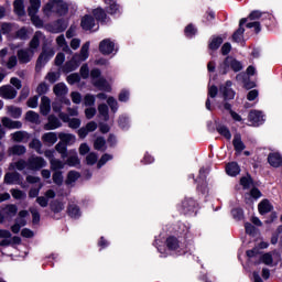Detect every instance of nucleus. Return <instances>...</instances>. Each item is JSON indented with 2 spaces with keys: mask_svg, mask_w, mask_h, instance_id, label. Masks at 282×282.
<instances>
[{
  "mask_svg": "<svg viewBox=\"0 0 282 282\" xmlns=\"http://www.w3.org/2000/svg\"><path fill=\"white\" fill-rule=\"evenodd\" d=\"M30 149H34V151H36V153H39L40 155L43 154V143H41V140L39 139H33L30 144H29Z\"/></svg>",
  "mask_w": 282,
  "mask_h": 282,
  "instance_id": "nucleus-46",
  "label": "nucleus"
},
{
  "mask_svg": "<svg viewBox=\"0 0 282 282\" xmlns=\"http://www.w3.org/2000/svg\"><path fill=\"white\" fill-rule=\"evenodd\" d=\"M258 208L260 215H265V213H270V210H272V205H270L268 199H264L259 204Z\"/></svg>",
  "mask_w": 282,
  "mask_h": 282,
  "instance_id": "nucleus-44",
  "label": "nucleus"
},
{
  "mask_svg": "<svg viewBox=\"0 0 282 282\" xmlns=\"http://www.w3.org/2000/svg\"><path fill=\"white\" fill-rule=\"evenodd\" d=\"M68 10L67 3L61 0H54L44 7V12H56L59 17L67 14Z\"/></svg>",
  "mask_w": 282,
  "mask_h": 282,
  "instance_id": "nucleus-5",
  "label": "nucleus"
},
{
  "mask_svg": "<svg viewBox=\"0 0 282 282\" xmlns=\"http://www.w3.org/2000/svg\"><path fill=\"white\" fill-rule=\"evenodd\" d=\"M0 31L3 34H10L12 32V23H8V22H2L0 24Z\"/></svg>",
  "mask_w": 282,
  "mask_h": 282,
  "instance_id": "nucleus-60",
  "label": "nucleus"
},
{
  "mask_svg": "<svg viewBox=\"0 0 282 282\" xmlns=\"http://www.w3.org/2000/svg\"><path fill=\"white\" fill-rule=\"evenodd\" d=\"M68 215L73 219H78V217H80V208L78 205L70 204V206H68Z\"/></svg>",
  "mask_w": 282,
  "mask_h": 282,
  "instance_id": "nucleus-45",
  "label": "nucleus"
},
{
  "mask_svg": "<svg viewBox=\"0 0 282 282\" xmlns=\"http://www.w3.org/2000/svg\"><path fill=\"white\" fill-rule=\"evenodd\" d=\"M224 43V39L221 37H214L212 42L209 43L210 50H219V46Z\"/></svg>",
  "mask_w": 282,
  "mask_h": 282,
  "instance_id": "nucleus-54",
  "label": "nucleus"
},
{
  "mask_svg": "<svg viewBox=\"0 0 282 282\" xmlns=\"http://www.w3.org/2000/svg\"><path fill=\"white\" fill-rule=\"evenodd\" d=\"M13 8L18 17H23V14H25V6L23 4V0H15L13 2Z\"/></svg>",
  "mask_w": 282,
  "mask_h": 282,
  "instance_id": "nucleus-39",
  "label": "nucleus"
},
{
  "mask_svg": "<svg viewBox=\"0 0 282 282\" xmlns=\"http://www.w3.org/2000/svg\"><path fill=\"white\" fill-rule=\"evenodd\" d=\"M232 68L234 72H241L243 69V66L241 65V62L232 58V57H226L223 64H220V74H228V69Z\"/></svg>",
  "mask_w": 282,
  "mask_h": 282,
  "instance_id": "nucleus-6",
  "label": "nucleus"
},
{
  "mask_svg": "<svg viewBox=\"0 0 282 282\" xmlns=\"http://www.w3.org/2000/svg\"><path fill=\"white\" fill-rule=\"evenodd\" d=\"M69 129H78L80 127V119L78 118H72L68 121Z\"/></svg>",
  "mask_w": 282,
  "mask_h": 282,
  "instance_id": "nucleus-64",
  "label": "nucleus"
},
{
  "mask_svg": "<svg viewBox=\"0 0 282 282\" xmlns=\"http://www.w3.org/2000/svg\"><path fill=\"white\" fill-rule=\"evenodd\" d=\"M30 7L28 9L29 15L31 20L34 21L36 18V12H39L41 8V0H30Z\"/></svg>",
  "mask_w": 282,
  "mask_h": 282,
  "instance_id": "nucleus-21",
  "label": "nucleus"
},
{
  "mask_svg": "<svg viewBox=\"0 0 282 282\" xmlns=\"http://www.w3.org/2000/svg\"><path fill=\"white\" fill-rule=\"evenodd\" d=\"M21 180V174L18 172H9L4 175V184H17Z\"/></svg>",
  "mask_w": 282,
  "mask_h": 282,
  "instance_id": "nucleus-28",
  "label": "nucleus"
},
{
  "mask_svg": "<svg viewBox=\"0 0 282 282\" xmlns=\"http://www.w3.org/2000/svg\"><path fill=\"white\" fill-rule=\"evenodd\" d=\"M54 57V50L48 48L44 50L41 55L39 56L35 65V72H41L45 65H47V62L50 58Z\"/></svg>",
  "mask_w": 282,
  "mask_h": 282,
  "instance_id": "nucleus-8",
  "label": "nucleus"
},
{
  "mask_svg": "<svg viewBox=\"0 0 282 282\" xmlns=\"http://www.w3.org/2000/svg\"><path fill=\"white\" fill-rule=\"evenodd\" d=\"M217 131H218V133H220V135H224V138H226V140H230V138H232L230 130L225 126H219L217 128Z\"/></svg>",
  "mask_w": 282,
  "mask_h": 282,
  "instance_id": "nucleus-51",
  "label": "nucleus"
},
{
  "mask_svg": "<svg viewBox=\"0 0 282 282\" xmlns=\"http://www.w3.org/2000/svg\"><path fill=\"white\" fill-rule=\"evenodd\" d=\"M30 213L33 218V224H39L41 221V214L39 213V209L36 207H30Z\"/></svg>",
  "mask_w": 282,
  "mask_h": 282,
  "instance_id": "nucleus-53",
  "label": "nucleus"
},
{
  "mask_svg": "<svg viewBox=\"0 0 282 282\" xmlns=\"http://www.w3.org/2000/svg\"><path fill=\"white\" fill-rule=\"evenodd\" d=\"M219 94H221L224 100L235 99V90H232V82L227 80L224 85H220Z\"/></svg>",
  "mask_w": 282,
  "mask_h": 282,
  "instance_id": "nucleus-12",
  "label": "nucleus"
},
{
  "mask_svg": "<svg viewBox=\"0 0 282 282\" xmlns=\"http://www.w3.org/2000/svg\"><path fill=\"white\" fill-rule=\"evenodd\" d=\"M245 23H248L247 18L240 20L238 30L232 34V41H235V43H241V41H243V32H246V29H243Z\"/></svg>",
  "mask_w": 282,
  "mask_h": 282,
  "instance_id": "nucleus-17",
  "label": "nucleus"
},
{
  "mask_svg": "<svg viewBox=\"0 0 282 282\" xmlns=\"http://www.w3.org/2000/svg\"><path fill=\"white\" fill-rule=\"evenodd\" d=\"M226 171L231 177H236L241 172V169H239V164L231 162L227 164Z\"/></svg>",
  "mask_w": 282,
  "mask_h": 282,
  "instance_id": "nucleus-32",
  "label": "nucleus"
},
{
  "mask_svg": "<svg viewBox=\"0 0 282 282\" xmlns=\"http://www.w3.org/2000/svg\"><path fill=\"white\" fill-rule=\"evenodd\" d=\"M13 142H28L30 140V133L25 131H17L11 134Z\"/></svg>",
  "mask_w": 282,
  "mask_h": 282,
  "instance_id": "nucleus-24",
  "label": "nucleus"
},
{
  "mask_svg": "<svg viewBox=\"0 0 282 282\" xmlns=\"http://www.w3.org/2000/svg\"><path fill=\"white\" fill-rule=\"evenodd\" d=\"M25 118L28 120V122H32L33 124H39L40 119H39V113H36L35 111H28L25 115Z\"/></svg>",
  "mask_w": 282,
  "mask_h": 282,
  "instance_id": "nucleus-48",
  "label": "nucleus"
},
{
  "mask_svg": "<svg viewBox=\"0 0 282 282\" xmlns=\"http://www.w3.org/2000/svg\"><path fill=\"white\" fill-rule=\"evenodd\" d=\"M66 164L68 166H78L80 164V160L78 159V153L75 150L68 152Z\"/></svg>",
  "mask_w": 282,
  "mask_h": 282,
  "instance_id": "nucleus-27",
  "label": "nucleus"
},
{
  "mask_svg": "<svg viewBox=\"0 0 282 282\" xmlns=\"http://www.w3.org/2000/svg\"><path fill=\"white\" fill-rule=\"evenodd\" d=\"M248 120L251 122L252 127H261L265 122V118L261 110H251L248 115Z\"/></svg>",
  "mask_w": 282,
  "mask_h": 282,
  "instance_id": "nucleus-10",
  "label": "nucleus"
},
{
  "mask_svg": "<svg viewBox=\"0 0 282 282\" xmlns=\"http://www.w3.org/2000/svg\"><path fill=\"white\" fill-rule=\"evenodd\" d=\"M17 56H18L19 63H21L22 65H25L30 63L32 58H34V51H30L29 48H21L18 51Z\"/></svg>",
  "mask_w": 282,
  "mask_h": 282,
  "instance_id": "nucleus-14",
  "label": "nucleus"
},
{
  "mask_svg": "<svg viewBox=\"0 0 282 282\" xmlns=\"http://www.w3.org/2000/svg\"><path fill=\"white\" fill-rule=\"evenodd\" d=\"M89 42H86L83 44L79 54H75L72 58V61L67 62L63 69L66 72V74H69V72H74L75 69H78V66L80 63H85L87 58H89Z\"/></svg>",
  "mask_w": 282,
  "mask_h": 282,
  "instance_id": "nucleus-1",
  "label": "nucleus"
},
{
  "mask_svg": "<svg viewBox=\"0 0 282 282\" xmlns=\"http://www.w3.org/2000/svg\"><path fill=\"white\" fill-rule=\"evenodd\" d=\"M84 105L86 107H94V105H96V97H94V95H86L84 98Z\"/></svg>",
  "mask_w": 282,
  "mask_h": 282,
  "instance_id": "nucleus-58",
  "label": "nucleus"
},
{
  "mask_svg": "<svg viewBox=\"0 0 282 282\" xmlns=\"http://www.w3.org/2000/svg\"><path fill=\"white\" fill-rule=\"evenodd\" d=\"M108 107H110L112 113H116L118 111V100L113 97H108L107 99Z\"/></svg>",
  "mask_w": 282,
  "mask_h": 282,
  "instance_id": "nucleus-52",
  "label": "nucleus"
},
{
  "mask_svg": "<svg viewBox=\"0 0 282 282\" xmlns=\"http://www.w3.org/2000/svg\"><path fill=\"white\" fill-rule=\"evenodd\" d=\"M51 169L53 171H61V169H65V163L57 159H52Z\"/></svg>",
  "mask_w": 282,
  "mask_h": 282,
  "instance_id": "nucleus-50",
  "label": "nucleus"
},
{
  "mask_svg": "<svg viewBox=\"0 0 282 282\" xmlns=\"http://www.w3.org/2000/svg\"><path fill=\"white\" fill-rule=\"evenodd\" d=\"M43 142H46V144H56L58 142V137L56 135V132H46L42 135Z\"/></svg>",
  "mask_w": 282,
  "mask_h": 282,
  "instance_id": "nucleus-33",
  "label": "nucleus"
},
{
  "mask_svg": "<svg viewBox=\"0 0 282 282\" xmlns=\"http://www.w3.org/2000/svg\"><path fill=\"white\" fill-rule=\"evenodd\" d=\"M0 246L6 247V246H19L21 243V238L14 236L12 238V234H10L9 230H1L0 229Z\"/></svg>",
  "mask_w": 282,
  "mask_h": 282,
  "instance_id": "nucleus-7",
  "label": "nucleus"
},
{
  "mask_svg": "<svg viewBox=\"0 0 282 282\" xmlns=\"http://www.w3.org/2000/svg\"><path fill=\"white\" fill-rule=\"evenodd\" d=\"M58 138H59L61 142L66 144V147H67V144H74V142H76V135H74V134L61 132L58 134Z\"/></svg>",
  "mask_w": 282,
  "mask_h": 282,
  "instance_id": "nucleus-31",
  "label": "nucleus"
},
{
  "mask_svg": "<svg viewBox=\"0 0 282 282\" xmlns=\"http://www.w3.org/2000/svg\"><path fill=\"white\" fill-rule=\"evenodd\" d=\"M48 90H50V86H47V84L45 83H41L36 88V93L39 94V96H43V94H47Z\"/></svg>",
  "mask_w": 282,
  "mask_h": 282,
  "instance_id": "nucleus-63",
  "label": "nucleus"
},
{
  "mask_svg": "<svg viewBox=\"0 0 282 282\" xmlns=\"http://www.w3.org/2000/svg\"><path fill=\"white\" fill-rule=\"evenodd\" d=\"M107 141H105V138L98 137L94 142V149L96 151H106L107 150Z\"/></svg>",
  "mask_w": 282,
  "mask_h": 282,
  "instance_id": "nucleus-41",
  "label": "nucleus"
},
{
  "mask_svg": "<svg viewBox=\"0 0 282 282\" xmlns=\"http://www.w3.org/2000/svg\"><path fill=\"white\" fill-rule=\"evenodd\" d=\"M268 162L271 164L274 169H279V166L282 165V158L279 153H271L268 156Z\"/></svg>",
  "mask_w": 282,
  "mask_h": 282,
  "instance_id": "nucleus-26",
  "label": "nucleus"
},
{
  "mask_svg": "<svg viewBox=\"0 0 282 282\" xmlns=\"http://www.w3.org/2000/svg\"><path fill=\"white\" fill-rule=\"evenodd\" d=\"M55 151H57V153L61 154L63 160H65V158H67V155H68L67 145L65 143H63L62 141L55 145Z\"/></svg>",
  "mask_w": 282,
  "mask_h": 282,
  "instance_id": "nucleus-47",
  "label": "nucleus"
},
{
  "mask_svg": "<svg viewBox=\"0 0 282 282\" xmlns=\"http://www.w3.org/2000/svg\"><path fill=\"white\" fill-rule=\"evenodd\" d=\"M44 166H47V162L41 156H31L28 160V169H30V171H41Z\"/></svg>",
  "mask_w": 282,
  "mask_h": 282,
  "instance_id": "nucleus-11",
  "label": "nucleus"
},
{
  "mask_svg": "<svg viewBox=\"0 0 282 282\" xmlns=\"http://www.w3.org/2000/svg\"><path fill=\"white\" fill-rule=\"evenodd\" d=\"M26 151L28 150L25 149L24 145H13V147L9 148L8 154L9 155H25Z\"/></svg>",
  "mask_w": 282,
  "mask_h": 282,
  "instance_id": "nucleus-35",
  "label": "nucleus"
},
{
  "mask_svg": "<svg viewBox=\"0 0 282 282\" xmlns=\"http://www.w3.org/2000/svg\"><path fill=\"white\" fill-rule=\"evenodd\" d=\"M56 43L58 47H62L63 52L66 54H72V48H69V45H67V41H65V35H58L56 37Z\"/></svg>",
  "mask_w": 282,
  "mask_h": 282,
  "instance_id": "nucleus-30",
  "label": "nucleus"
},
{
  "mask_svg": "<svg viewBox=\"0 0 282 282\" xmlns=\"http://www.w3.org/2000/svg\"><path fill=\"white\" fill-rule=\"evenodd\" d=\"M93 14L97 21H101V23H105L107 21V13L101 8H97L93 11Z\"/></svg>",
  "mask_w": 282,
  "mask_h": 282,
  "instance_id": "nucleus-43",
  "label": "nucleus"
},
{
  "mask_svg": "<svg viewBox=\"0 0 282 282\" xmlns=\"http://www.w3.org/2000/svg\"><path fill=\"white\" fill-rule=\"evenodd\" d=\"M67 83L69 85H76V83H80V75H78L77 73H73V74L68 75Z\"/></svg>",
  "mask_w": 282,
  "mask_h": 282,
  "instance_id": "nucleus-57",
  "label": "nucleus"
},
{
  "mask_svg": "<svg viewBox=\"0 0 282 282\" xmlns=\"http://www.w3.org/2000/svg\"><path fill=\"white\" fill-rule=\"evenodd\" d=\"M40 45H41V33L36 32L30 42L29 50L32 51L34 54V52H36Z\"/></svg>",
  "mask_w": 282,
  "mask_h": 282,
  "instance_id": "nucleus-38",
  "label": "nucleus"
},
{
  "mask_svg": "<svg viewBox=\"0 0 282 282\" xmlns=\"http://www.w3.org/2000/svg\"><path fill=\"white\" fill-rule=\"evenodd\" d=\"M182 206L185 215H188V213H195V208H197V203H195V200H193L192 198H186L183 202Z\"/></svg>",
  "mask_w": 282,
  "mask_h": 282,
  "instance_id": "nucleus-23",
  "label": "nucleus"
},
{
  "mask_svg": "<svg viewBox=\"0 0 282 282\" xmlns=\"http://www.w3.org/2000/svg\"><path fill=\"white\" fill-rule=\"evenodd\" d=\"M7 113H8V116H10L11 118L19 119V118H21V113H23V111H22L21 108H19V107H15V106H8V107H7Z\"/></svg>",
  "mask_w": 282,
  "mask_h": 282,
  "instance_id": "nucleus-36",
  "label": "nucleus"
},
{
  "mask_svg": "<svg viewBox=\"0 0 282 282\" xmlns=\"http://www.w3.org/2000/svg\"><path fill=\"white\" fill-rule=\"evenodd\" d=\"M86 162L87 164H89L90 166H94V164L96 162H98V154L90 152L87 156H86Z\"/></svg>",
  "mask_w": 282,
  "mask_h": 282,
  "instance_id": "nucleus-61",
  "label": "nucleus"
},
{
  "mask_svg": "<svg viewBox=\"0 0 282 282\" xmlns=\"http://www.w3.org/2000/svg\"><path fill=\"white\" fill-rule=\"evenodd\" d=\"M116 44L111 42L109 39H105L99 43V52L105 55H109L113 53Z\"/></svg>",
  "mask_w": 282,
  "mask_h": 282,
  "instance_id": "nucleus-15",
  "label": "nucleus"
},
{
  "mask_svg": "<svg viewBox=\"0 0 282 282\" xmlns=\"http://www.w3.org/2000/svg\"><path fill=\"white\" fill-rule=\"evenodd\" d=\"M234 148L238 153H241L243 149H246V144H243V141H241V134L237 133L234 135V141H232Z\"/></svg>",
  "mask_w": 282,
  "mask_h": 282,
  "instance_id": "nucleus-34",
  "label": "nucleus"
},
{
  "mask_svg": "<svg viewBox=\"0 0 282 282\" xmlns=\"http://www.w3.org/2000/svg\"><path fill=\"white\" fill-rule=\"evenodd\" d=\"M53 93L57 98H65V96L69 94V88H67L65 83H58L53 87Z\"/></svg>",
  "mask_w": 282,
  "mask_h": 282,
  "instance_id": "nucleus-19",
  "label": "nucleus"
},
{
  "mask_svg": "<svg viewBox=\"0 0 282 282\" xmlns=\"http://www.w3.org/2000/svg\"><path fill=\"white\" fill-rule=\"evenodd\" d=\"M98 111L100 118L107 122V120H109V106H107V104H101L98 106Z\"/></svg>",
  "mask_w": 282,
  "mask_h": 282,
  "instance_id": "nucleus-40",
  "label": "nucleus"
},
{
  "mask_svg": "<svg viewBox=\"0 0 282 282\" xmlns=\"http://www.w3.org/2000/svg\"><path fill=\"white\" fill-rule=\"evenodd\" d=\"M96 25V21L91 15H85L82 19V28L83 30H91Z\"/></svg>",
  "mask_w": 282,
  "mask_h": 282,
  "instance_id": "nucleus-29",
  "label": "nucleus"
},
{
  "mask_svg": "<svg viewBox=\"0 0 282 282\" xmlns=\"http://www.w3.org/2000/svg\"><path fill=\"white\" fill-rule=\"evenodd\" d=\"M80 177V174L76 171H70L67 176V184H73V182H76Z\"/></svg>",
  "mask_w": 282,
  "mask_h": 282,
  "instance_id": "nucleus-62",
  "label": "nucleus"
},
{
  "mask_svg": "<svg viewBox=\"0 0 282 282\" xmlns=\"http://www.w3.org/2000/svg\"><path fill=\"white\" fill-rule=\"evenodd\" d=\"M247 257H249L256 264L264 263V265H269L270 268L274 265V258L272 257V253H263L259 248L248 250Z\"/></svg>",
  "mask_w": 282,
  "mask_h": 282,
  "instance_id": "nucleus-3",
  "label": "nucleus"
},
{
  "mask_svg": "<svg viewBox=\"0 0 282 282\" xmlns=\"http://www.w3.org/2000/svg\"><path fill=\"white\" fill-rule=\"evenodd\" d=\"M245 228L249 237V243H245V246H253V248H268V242L263 241V238L259 236V229L257 227L252 226L250 223H247Z\"/></svg>",
  "mask_w": 282,
  "mask_h": 282,
  "instance_id": "nucleus-2",
  "label": "nucleus"
},
{
  "mask_svg": "<svg viewBox=\"0 0 282 282\" xmlns=\"http://www.w3.org/2000/svg\"><path fill=\"white\" fill-rule=\"evenodd\" d=\"M67 21L59 19L55 23H53L52 32L54 34H59V32H65L67 30Z\"/></svg>",
  "mask_w": 282,
  "mask_h": 282,
  "instance_id": "nucleus-25",
  "label": "nucleus"
},
{
  "mask_svg": "<svg viewBox=\"0 0 282 282\" xmlns=\"http://www.w3.org/2000/svg\"><path fill=\"white\" fill-rule=\"evenodd\" d=\"M2 213L4 214L6 219H12L14 215H17V207L15 205H7L4 208H1Z\"/></svg>",
  "mask_w": 282,
  "mask_h": 282,
  "instance_id": "nucleus-37",
  "label": "nucleus"
},
{
  "mask_svg": "<svg viewBox=\"0 0 282 282\" xmlns=\"http://www.w3.org/2000/svg\"><path fill=\"white\" fill-rule=\"evenodd\" d=\"M58 78H61V73H54V72H50L47 73L45 79L48 80V83H56V80H58Z\"/></svg>",
  "mask_w": 282,
  "mask_h": 282,
  "instance_id": "nucleus-55",
  "label": "nucleus"
},
{
  "mask_svg": "<svg viewBox=\"0 0 282 282\" xmlns=\"http://www.w3.org/2000/svg\"><path fill=\"white\" fill-rule=\"evenodd\" d=\"M47 120V123L44 126L45 131H54L55 129H59V127H63L61 119H58L54 115L48 116Z\"/></svg>",
  "mask_w": 282,
  "mask_h": 282,
  "instance_id": "nucleus-16",
  "label": "nucleus"
},
{
  "mask_svg": "<svg viewBox=\"0 0 282 282\" xmlns=\"http://www.w3.org/2000/svg\"><path fill=\"white\" fill-rule=\"evenodd\" d=\"M158 252L161 259H166V257H180L186 254V251L182 248H159Z\"/></svg>",
  "mask_w": 282,
  "mask_h": 282,
  "instance_id": "nucleus-9",
  "label": "nucleus"
},
{
  "mask_svg": "<svg viewBox=\"0 0 282 282\" xmlns=\"http://www.w3.org/2000/svg\"><path fill=\"white\" fill-rule=\"evenodd\" d=\"M25 166H28V162H25L24 160H20L15 163H11L9 170L14 171V169H17L18 171H23Z\"/></svg>",
  "mask_w": 282,
  "mask_h": 282,
  "instance_id": "nucleus-49",
  "label": "nucleus"
},
{
  "mask_svg": "<svg viewBox=\"0 0 282 282\" xmlns=\"http://www.w3.org/2000/svg\"><path fill=\"white\" fill-rule=\"evenodd\" d=\"M40 111L42 116H48L50 111H52V101L47 96L41 98Z\"/></svg>",
  "mask_w": 282,
  "mask_h": 282,
  "instance_id": "nucleus-20",
  "label": "nucleus"
},
{
  "mask_svg": "<svg viewBox=\"0 0 282 282\" xmlns=\"http://www.w3.org/2000/svg\"><path fill=\"white\" fill-rule=\"evenodd\" d=\"M93 85H95L97 87V89H99V91H111V85H109V83L107 82V79L99 77L98 79H95L93 82Z\"/></svg>",
  "mask_w": 282,
  "mask_h": 282,
  "instance_id": "nucleus-22",
  "label": "nucleus"
},
{
  "mask_svg": "<svg viewBox=\"0 0 282 282\" xmlns=\"http://www.w3.org/2000/svg\"><path fill=\"white\" fill-rule=\"evenodd\" d=\"M2 127L4 129H21L23 127V123L21 121H14L10 117H2L1 118Z\"/></svg>",
  "mask_w": 282,
  "mask_h": 282,
  "instance_id": "nucleus-18",
  "label": "nucleus"
},
{
  "mask_svg": "<svg viewBox=\"0 0 282 282\" xmlns=\"http://www.w3.org/2000/svg\"><path fill=\"white\" fill-rule=\"evenodd\" d=\"M19 63V58H17V55H12L9 57L8 62H7V67L9 69H14V67H17Z\"/></svg>",
  "mask_w": 282,
  "mask_h": 282,
  "instance_id": "nucleus-59",
  "label": "nucleus"
},
{
  "mask_svg": "<svg viewBox=\"0 0 282 282\" xmlns=\"http://www.w3.org/2000/svg\"><path fill=\"white\" fill-rule=\"evenodd\" d=\"M105 3H107V12L108 14H116L118 10H120V7L118 3L115 2V0H105Z\"/></svg>",
  "mask_w": 282,
  "mask_h": 282,
  "instance_id": "nucleus-42",
  "label": "nucleus"
},
{
  "mask_svg": "<svg viewBox=\"0 0 282 282\" xmlns=\"http://www.w3.org/2000/svg\"><path fill=\"white\" fill-rule=\"evenodd\" d=\"M166 246L167 248H180V240L175 237H169L166 239Z\"/></svg>",
  "mask_w": 282,
  "mask_h": 282,
  "instance_id": "nucleus-56",
  "label": "nucleus"
},
{
  "mask_svg": "<svg viewBox=\"0 0 282 282\" xmlns=\"http://www.w3.org/2000/svg\"><path fill=\"white\" fill-rule=\"evenodd\" d=\"M17 89L10 85H4L0 87V98L4 100H14L17 98Z\"/></svg>",
  "mask_w": 282,
  "mask_h": 282,
  "instance_id": "nucleus-13",
  "label": "nucleus"
},
{
  "mask_svg": "<svg viewBox=\"0 0 282 282\" xmlns=\"http://www.w3.org/2000/svg\"><path fill=\"white\" fill-rule=\"evenodd\" d=\"M0 257H10L11 261H21L28 257V249L2 248L0 249Z\"/></svg>",
  "mask_w": 282,
  "mask_h": 282,
  "instance_id": "nucleus-4",
  "label": "nucleus"
}]
</instances>
